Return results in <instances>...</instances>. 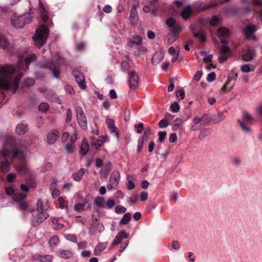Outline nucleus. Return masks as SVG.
I'll use <instances>...</instances> for the list:
<instances>
[{
    "label": "nucleus",
    "mask_w": 262,
    "mask_h": 262,
    "mask_svg": "<svg viewBox=\"0 0 262 262\" xmlns=\"http://www.w3.org/2000/svg\"><path fill=\"white\" fill-rule=\"evenodd\" d=\"M37 59V57L36 55L34 54H30L27 55V56L25 58V59H23V57L19 56L18 58L17 63V66L16 67L12 66V65H7L5 67H10L13 69V71H12L11 73L10 74L9 77L11 78V80L12 79H18L17 82V86H13V85H10L9 89H12L13 94H15L16 92V90L18 86V83L19 82V80L20 78L23 76V73H20L17 75L15 76L14 74H16L17 71L19 70H26L27 69H29V64L36 61Z\"/></svg>",
    "instance_id": "3"
},
{
    "label": "nucleus",
    "mask_w": 262,
    "mask_h": 262,
    "mask_svg": "<svg viewBox=\"0 0 262 262\" xmlns=\"http://www.w3.org/2000/svg\"><path fill=\"white\" fill-rule=\"evenodd\" d=\"M16 178V174L14 173H8L7 176V180L8 182L11 183L13 182Z\"/></svg>",
    "instance_id": "63"
},
{
    "label": "nucleus",
    "mask_w": 262,
    "mask_h": 262,
    "mask_svg": "<svg viewBox=\"0 0 262 262\" xmlns=\"http://www.w3.org/2000/svg\"><path fill=\"white\" fill-rule=\"evenodd\" d=\"M65 90L67 92L69 93L71 95L74 94L75 91L72 86L69 84H67L65 86Z\"/></svg>",
    "instance_id": "64"
},
{
    "label": "nucleus",
    "mask_w": 262,
    "mask_h": 262,
    "mask_svg": "<svg viewBox=\"0 0 262 262\" xmlns=\"http://www.w3.org/2000/svg\"><path fill=\"white\" fill-rule=\"evenodd\" d=\"M73 75L79 88L82 90L85 89L86 88V84L85 83V77L84 74L80 71H74L73 72Z\"/></svg>",
    "instance_id": "10"
},
{
    "label": "nucleus",
    "mask_w": 262,
    "mask_h": 262,
    "mask_svg": "<svg viewBox=\"0 0 262 262\" xmlns=\"http://www.w3.org/2000/svg\"><path fill=\"white\" fill-rule=\"evenodd\" d=\"M72 119V113L71 108H69L67 110V115L66 121L67 123H69L71 121Z\"/></svg>",
    "instance_id": "50"
},
{
    "label": "nucleus",
    "mask_w": 262,
    "mask_h": 262,
    "mask_svg": "<svg viewBox=\"0 0 262 262\" xmlns=\"http://www.w3.org/2000/svg\"><path fill=\"white\" fill-rule=\"evenodd\" d=\"M17 144L14 139L11 137H8L3 145V149L0 151V159L2 161L0 163V168L2 172H6L10 170V165L14 151L16 150Z\"/></svg>",
    "instance_id": "2"
},
{
    "label": "nucleus",
    "mask_w": 262,
    "mask_h": 262,
    "mask_svg": "<svg viewBox=\"0 0 262 262\" xmlns=\"http://www.w3.org/2000/svg\"><path fill=\"white\" fill-rule=\"evenodd\" d=\"M12 157L13 158L18 159V162L16 167V169L20 174H26L28 173L29 169L25 161L24 151L20 147L18 144H17L16 150L14 151Z\"/></svg>",
    "instance_id": "6"
},
{
    "label": "nucleus",
    "mask_w": 262,
    "mask_h": 262,
    "mask_svg": "<svg viewBox=\"0 0 262 262\" xmlns=\"http://www.w3.org/2000/svg\"><path fill=\"white\" fill-rule=\"evenodd\" d=\"M178 38V36L174 35H170L167 39L168 44H171L175 41Z\"/></svg>",
    "instance_id": "61"
},
{
    "label": "nucleus",
    "mask_w": 262,
    "mask_h": 262,
    "mask_svg": "<svg viewBox=\"0 0 262 262\" xmlns=\"http://www.w3.org/2000/svg\"><path fill=\"white\" fill-rule=\"evenodd\" d=\"M170 111L173 113L178 112L180 110V105L177 102H174L170 104Z\"/></svg>",
    "instance_id": "41"
},
{
    "label": "nucleus",
    "mask_w": 262,
    "mask_h": 262,
    "mask_svg": "<svg viewBox=\"0 0 262 262\" xmlns=\"http://www.w3.org/2000/svg\"><path fill=\"white\" fill-rule=\"evenodd\" d=\"M255 56V51L254 49H248L242 56V59L245 61H251Z\"/></svg>",
    "instance_id": "17"
},
{
    "label": "nucleus",
    "mask_w": 262,
    "mask_h": 262,
    "mask_svg": "<svg viewBox=\"0 0 262 262\" xmlns=\"http://www.w3.org/2000/svg\"><path fill=\"white\" fill-rule=\"evenodd\" d=\"M193 11L190 5L185 7L181 12V16L185 19H188L192 14Z\"/></svg>",
    "instance_id": "18"
},
{
    "label": "nucleus",
    "mask_w": 262,
    "mask_h": 262,
    "mask_svg": "<svg viewBox=\"0 0 262 262\" xmlns=\"http://www.w3.org/2000/svg\"><path fill=\"white\" fill-rule=\"evenodd\" d=\"M131 220V215L129 213H125L119 223V226L126 225Z\"/></svg>",
    "instance_id": "27"
},
{
    "label": "nucleus",
    "mask_w": 262,
    "mask_h": 262,
    "mask_svg": "<svg viewBox=\"0 0 262 262\" xmlns=\"http://www.w3.org/2000/svg\"><path fill=\"white\" fill-rule=\"evenodd\" d=\"M159 135V141L160 142H163L166 137L167 133L166 132H159L158 133Z\"/></svg>",
    "instance_id": "55"
},
{
    "label": "nucleus",
    "mask_w": 262,
    "mask_h": 262,
    "mask_svg": "<svg viewBox=\"0 0 262 262\" xmlns=\"http://www.w3.org/2000/svg\"><path fill=\"white\" fill-rule=\"evenodd\" d=\"M133 43L136 45H140L142 41V37L140 36H136L132 39Z\"/></svg>",
    "instance_id": "53"
},
{
    "label": "nucleus",
    "mask_w": 262,
    "mask_h": 262,
    "mask_svg": "<svg viewBox=\"0 0 262 262\" xmlns=\"http://www.w3.org/2000/svg\"><path fill=\"white\" fill-rule=\"evenodd\" d=\"M31 14L18 16L16 19H12V23L14 27L17 28H22L27 24H29L33 18Z\"/></svg>",
    "instance_id": "7"
},
{
    "label": "nucleus",
    "mask_w": 262,
    "mask_h": 262,
    "mask_svg": "<svg viewBox=\"0 0 262 262\" xmlns=\"http://www.w3.org/2000/svg\"><path fill=\"white\" fill-rule=\"evenodd\" d=\"M26 195L22 193H16L13 194V199L15 202L19 203L25 200Z\"/></svg>",
    "instance_id": "31"
},
{
    "label": "nucleus",
    "mask_w": 262,
    "mask_h": 262,
    "mask_svg": "<svg viewBox=\"0 0 262 262\" xmlns=\"http://www.w3.org/2000/svg\"><path fill=\"white\" fill-rule=\"evenodd\" d=\"M49 104L47 103L42 102L39 105V110L41 111H46L49 108Z\"/></svg>",
    "instance_id": "57"
},
{
    "label": "nucleus",
    "mask_w": 262,
    "mask_h": 262,
    "mask_svg": "<svg viewBox=\"0 0 262 262\" xmlns=\"http://www.w3.org/2000/svg\"><path fill=\"white\" fill-rule=\"evenodd\" d=\"M239 124L241 127V129L243 132L249 133L250 132V129L248 127V123L245 122L244 121H242L241 120H238Z\"/></svg>",
    "instance_id": "35"
},
{
    "label": "nucleus",
    "mask_w": 262,
    "mask_h": 262,
    "mask_svg": "<svg viewBox=\"0 0 262 262\" xmlns=\"http://www.w3.org/2000/svg\"><path fill=\"white\" fill-rule=\"evenodd\" d=\"M169 124V123L167 119H163L160 121L159 122V126L160 128H165Z\"/></svg>",
    "instance_id": "52"
},
{
    "label": "nucleus",
    "mask_w": 262,
    "mask_h": 262,
    "mask_svg": "<svg viewBox=\"0 0 262 262\" xmlns=\"http://www.w3.org/2000/svg\"><path fill=\"white\" fill-rule=\"evenodd\" d=\"M134 127L137 128V133L138 134H141L144 129V124L142 123H139L138 124H135Z\"/></svg>",
    "instance_id": "54"
},
{
    "label": "nucleus",
    "mask_w": 262,
    "mask_h": 262,
    "mask_svg": "<svg viewBox=\"0 0 262 262\" xmlns=\"http://www.w3.org/2000/svg\"><path fill=\"white\" fill-rule=\"evenodd\" d=\"M106 246L104 243H99L98 244L94 250V254L98 255L106 248Z\"/></svg>",
    "instance_id": "32"
},
{
    "label": "nucleus",
    "mask_w": 262,
    "mask_h": 262,
    "mask_svg": "<svg viewBox=\"0 0 262 262\" xmlns=\"http://www.w3.org/2000/svg\"><path fill=\"white\" fill-rule=\"evenodd\" d=\"M58 241V237L57 235H54L50 239L49 244L51 246H56L57 244Z\"/></svg>",
    "instance_id": "45"
},
{
    "label": "nucleus",
    "mask_w": 262,
    "mask_h": 262,
    "mask_svg": "<svg viewBox=\"0 0 262 262\" xmlns=\"http://www.w3.org/2000/svg\"><path fill=\"white\" fill-rule=\"evenodd\" d=\"M60 256L64 259H69L72 256V253L69 250H59Z\"/></svg>",
    "instance_id": "30"
},
{
    "label": "nucleus",
    "mask_w": 262,
    "mask_h": 262,
    "mask_svg": "<svg viewBox=\"0 0 262 262\" xmlns=\"http://www.w3.org/2000/svg\"><path fill=\"white\" fill-rule=\"evenodd\" d=\"M39 6L40 16L43 24L36 29L35 35L33 37V39L36 46L41 47L46 42L50 32L49 27L53 23L49 19L48 12L41 0H39Z\"/></svg>",
    "instance_id": "1"
},
{
    "label": "nucleus",
    "mask_w": 262,
    "mask_h": 262,
    "mask_svg": "<svg viewBox=\"0 0 262 262\" xmlns=\"http://www.w3.org/2000/svg\"><path fill=\"white\" fill-rule=\"evenodd\" d=\"M19 209L21 211H26L28 208V204L26 200L18 203Z\"/></svg>",
    "instance_id": "39"
},
{
    "label": "nucleus",
    "mask_w": 262,
    "mask_h": 262,
    "mask_svg": "<svg viewBox=\"0 0 262 262\" xmlns=\"http://www.w3.org/2000/svg\"><path fill=\"white\" fill-rule=\"evenodd\" d=\"M219 17L217 15H214L212 17V18L210 21V24L212 26H215L219 23Z\"/></svg>",
    "instance_id": "56"
},
{
    "label": "nucleus",
    "mask_w": 262,
    "mask_h": 262,
    "mask_svg": "<svg viewBox=\"0 0 262 262\" xmlns=\"http://www.w3.org/2000/svg\"><path fill=\"white\" fill-rule=\"evenodd\" d=\"M253 120V118L248 113H245L241 121L249 123Z\"/></svg>",
    "instance_id": "46"
},
{
    "label": "nucleus",
    "mask_w": 262,
    "mask_h": 262,
    "mask_svg": "<svg viewBox=\"0 0 262 262\" xmlns=\"http://www.w3.org/2000/svg\"><path fill=\"white\" fill-rule=\"evenodd\" d=\"M238 76V74L237 73H233V74H231V75H229L228 77V80L227 81L225 82V83L224 84V86H223V88H222V91L226 93L228 91H230L231 90V89H230L229 90H227V86L229 85V84L230 83L231 80L233 79V78H236Z\"/></svg>",
    "instance_id": "22"
},
{
    "label": "nucleus",
    "mask_w": 262,
    "mask_h": 262,
    "mask_svg": "<svg viewBox=\"0 0 262 262\" xmlns=\"http://www.w3.org/2000/svg\"><path fill=\"white\" fill-rule=\"evenodd\" d=\"M37 210L38 212H43V203L41 200H38L37 202Z\"/></svg>",
    "instance_id": "62"
},
{
    "label": "nucleus",
    "mask_w": 262,
    "mask_h": 262,
    "mask_svg": "<svg viewBox=\"0 0 262 262\" xmlns=\"http://www.w3.org/2000/svg\"><path fill=\"white\" fill-rule=\"evenodd\" d=\"M171 28L172 29L170 30V31L172 32V34L178 36L179 34L182 31L181 26L179 24H177Z\"/></svg>",
    "instance_id": "36"
},
{
    "label": "nucleus",
    "mask_w": 262,
    "mask_h": 262,
    "mask_svg": "<svg viewBox=\"0 0 262 262\" xmlns=\"http://www.w3.org/2000/svg\"><path fill=\"white\" fill-rule=\"evenodd\" d=\"M254 68L251 69L250 66L249 64H244L241 67V71L244 73H248L251 71H254Z\"/></svg>",
    "instance_id": "47"
},
{
    "label": "nucleus",
    "mask_w": 262,
    "mask_h": 262,
    "mask_svg": "<svg viewBox=\"0 0 262 262\" xmlns=\"http://www.w3.org/2000/svg\"><path fill=\"white\" fill-rule=\"evenodd\" d=\"M105 122L108 126L110 132L112 134H114L117 138L119 137V134L118 132L116 131V127L115 125V122L114 120L107 118L105 120Z\"/></svg>",
    "instance_id": "15"
},
{
    "label": "nucleus",
    "mask_w": 262,
    "mask_h": 262,
    "mask_svg": "<svg viewBox=\"0 0 262 262\" xmlns=\"http://www.w3.org/2000/svg\"><path fill=\"white\" fill-rule=\"evenodd\" d=\"M166 23L169 27H172L177 25L176 19L172 17L167 18Z\"/></svg>",
    "instance_id": "48"
},
{
    "label": "nucleus",
    "mask_w": 262,
    "mask_h": 262,
    "mask_svg": "<svg viewBox=\"0 0 262 262\" xmlns=\"http://www.w3.org/2000/svg\"><path fill=\"white\" fill-rule=\"evenodd\" d=\"M61 58L59 57L57 60H43L38 62V66L41 69H49L52 72L54 78H59L60 76L59 69Z\"/></svg>",
    "instance_id": "5"
},
{
    "label": "nucleus",
    "mask_w": 262,
    "mask_h": 262,
    "mask_svg": "<svg viewBox=\"0 0 262 262\" xmlns=\"http://www.w3.org/2000/svg\"><path fill=\"white\" fill-rule=\"evenodd\" d=\"M129 234L125 232L124 230H122L116 235L112 244L114 246H116L121 242L122 239L127 238Z\"/></svg>",
    "instance_id": "14"
},
{
    "label": "nucleus",
    "mask_w": 262,
    "mask_h": 262,
    "mask_svg": "<svg viewBox=\"0 0 262 262\" xmlns=\"http://www.w3.org/2000/svg\"><path fill=\"white\" fill-rule=\"evenodd\" d=\"M217 31L220 36L228 37L230 35L229 30L224 27H220Z\"/></svg>",
    "instance_id": "28"
},
{
    "label": "nucleus",
    "mask_w": 262,
    "mask_h": 262,
    "mask_svg": "<svg viewBox=\"0 0 262 262\" xmlns=\"http://www.w3.org/2000/svg\"><path fill=\"white\" fill-rule=\"evenodd\" d=\"M120 179V174L118 171H114L111 174L109 182L110 183L117 185Z\"/></svg>",
    "instance_id": "21"
},
{
    "label": "nucleus",
    "mask_w": 262,
    "mask_h": 262,
    "mask_svg": "<svg viewBox=\"0 0 262 262\" xmlns=\"http://www.w3.org/2000/svg\"><path fill=\"white\" fill-rule=\"evenodd\" d=\"M216 74L214 72L210 73L208 75L207 80L208 82H212L215 79Z\"/></svg>",
    "instance_id": "60"
},
{
    "label": "nucleus",
    "mask_w": 262,
    "mask_h": 262,
    "mask_svg": "<svg viewBox=\"0 0 262 262\" xmlns=\"http://www.w3.org/2000/svg\"><path fill=\"white\" fill-rule=\"evenodd\" d=\"M129 84L131 89H135L139 83V77L138 74L135 71H130L128 72Z\"/></svg>",
    "instance_id": "11"
},
{
    "label": "nucleus",
    "mask_w": 262,
    "mask_h": 262,
    "mask_svg": "<svg viewBox=\"0 0 262 262\" xmlns=\"http://www.w3.org/2000/svg\"><path fill=\"white\" fill-rule=\"evenodd\" d=\"M190 29L193 34V36L194 37L199 38L200 40L202 42L206 41V33L202 29H200L199 30L198 32H195L196 30V26L194 24H191L190 26Z\"/></svg>",
    "instance_id": "13"
},
{
    "label": "nucleus",
    "mask_w": 262,
    "mask_h": 262,
    "mask_svg": "<svg viewBox=\"0 0 262 262\" xmlns=\"http://www.w3.org/2000/svg\"><path fill=\"white\" fill-rule=\"evenodd\" d=\"M85 169L83 168H81L80 170L75 173L72 174V178L73 180L75 181H79L81 179V178L83 176L85 173Z\"/></svg>",
    "instance_id": "24"
},
{
    "label": "nucleus",
    "mask_w": 262,
    "mask_h": 262,
    "mask_svg": "<svg viewBox=\"0 0 262 262\" xmlns=\"http://www.w3.org/2000/svg\"><path fill=\"white\" fill-rule=\"evenodd\" d=\"M76 113V119L79 126L83 130L87 128V121L85 114L80 106H77L75 108Z\"/></svg>",
    "instance_id": "8"
},
{
    "label": "nucleus",
    "mask_w": 262,
    "mask_h": 262,
    "mask_svg": "<svg viewBox=\"0 0 262 262\" xmlns=\"http://www.w3.org/2000/svg\"><path fill=\"white\" fill-rule=\"evenodd\" d=\"M59 136V133L57 130L54 129L49 133L47 136L48 142L49 144H54Z\"/></svg>",
    "instance_id": "16"
},
{
    "label": "nucleus",
    "mask_w": 262,
    "mask_h": 262,
    "mask_svg": "<svg viewBox=\"0 0 262 262\" xmlns=\"http://www.w3.org/2000/svg\"><path fill=\"white\" fill-rule=\"evenodd\" d=\"M224 119L223 113H220L217 116L213 119L214 123H218L221 122Z\"/></svg>",
    "instance_id": "49"
},
{
    "label": "nucleus",
    "mask_w": 262,
    "mask_h": 262,
    "mask_svg": "<svg viewBox=\"0 0 262 262\" xmlns=\"http://www.w3.org/2000/svg\"><path fill=\"white\" fill-rule=\"evenodd\" d=\"M126 211V208L122 206H117L115 208L116 213H123Z\"/></svg>",
    "instance_id": "51"
},
{
    "label": "nucleus",
    "mask_w": 262,
    "mask_h": 262,
    "mask_svg": "<svg viewBox=\"0 0 262 262\" xmlns=\"http://www.w3.org/2000/svg\"><path fill=\"white\" fill-rule=\"evenodd\" d=\"M232 163L235 165H239L242 163V161L240 158L233 157L232 158Z\"/></svg>",
    "instance_id": "59"
},
{
    "label": "nucleus",
    "mask_w": 262,
    "mask_h": 262,
    "mask_svg": "<svg viewBox=\"0 0 262 262\" xmlns=\"http://www.w3.org/2000/svg\"><path fill=\"white\" fill-rule=\"evenodd\" d=\"M151 134V129L149 127H147L144 130V133L143 134V135L140 138L142 139L143 140H146L148 137V136Z\"/></svg>",
    "instance_id": "42"
},
{
    "label": "nucleus",
    "mask_w": 262,
    "mask_h": 262,
    "mask_svg": "<svg viewBox=\"0 0 262 262\" xmlns=\"http://www.w3.org/2000/svg\"><path fill=\"white\" fill-rule=\"evenodd\" d=\"M34 84V80L32 78H27L24 80L23 88H29Z\"/></svg>",
    "instance_id": "37"
},
{
    "label": "nucleus",
    "mask_w": 262,
    "mask_h": 262,
    "mask_svg": "<svg viewBox=\"0 0 262 262\" xmlns=\"http://www.w3.org/2000/svg\"><path fill=\"white\" fill-rule=\"evenodd\" d=\"M138 12L137 11V8L136 6L134 5L132 6L130 11V18H135L137 17Z\"/></svg>",
    "instance_id": "44"
},
{
    "label": "nucleus",
    "mask_w": 262,
    "mask_h": 262,
    "mask_svg": "<svg viewBox=\"0 0 262 262\" xmlns=\"http://www.w3.org/2000/svg\"><path fill=\"white\" fill-rule=\"evenodd\" d=\"M212 132V129L209 128H204L202 129L199 135V138L200 140H203L205 137L209 135Z\"/></svg>",
    "instance_id": "29"
},
{
    "label": "nucleus",
    "mask_w": 262,
    "mask_h": 262,
    "mask_svg": "<svg viewBox=\"0 0 262 262\" xmlns=\"http://www.w3.org/2000/svg\"><path fill=\"white\" fill-rule=\"evenodd\" d=\"M120 68L121 70L125 73L130 69V64L127 61H122L120 64Z\"/></svg>",
    "instance_id": "40"
},
{
    "label": "nucleus",
    "mask_w": 262,
    "mask_h": 262,
    "mask_svg": "<svg viewBox=\"0 0 262 262\" xmlns=\"http://www.w3.org/2000/svg\"><path fill=\"white\" fill-rule=\"evenodd\" d=\"M95 204L98 207H103L105 203L104 198L103 197H97L94 201Z\"/></svg>",
    "instance_id": "38"
},
{
    "label": "nucleus",
    "mask_w": 262,
    "mask_h": 262,
    "mask_svg": "<svg viewBox=\"0 0 262 262\" xmlns=\"http://www.w3.org/2000/svg\"><path fill=\"white\" fill-rule=\"evenodd\" d=\"M9 46V42L6 38V37L0 35V47H2L4 49L8 48Z\"/></svg>",
    "instance_id": "33"
},
{
    "label": "nucleus",
    "mask_w": 262,
    "mask_h": 262,
    "mask_svg": "<svg viewBox=\"0 0 262 262\" xmlns=\"http://www.w3.org/2000/svg\"><path fill=\"white\" fill-rule=\"evenodd\" d=\"M92 226L97 229H98L99 227H101L99 229V232H101L103 230V227L102 224H100L98 222V221L96 223H95V222H92Z\"/></svg>",
    "instance_id": "58"
},
{
    "label": "nucleus",
    "mask_w": 262,
    "mask_h": 262,
    "mask_svg": "<svg viewBox=\"0 0 262 262\" xmlns=\"http://www.w3.org/2000/svg\"><path fill=\"white\" fill-rule=\"evenodd\" d=\"M27 126L23 123L19 124L16 127V133L19 135H23L26 133L27 130Z\"/></svg>",
    "instance_id": "23"
},
{
    "label": "nucleus",
    "mask_w": 262,
    "mask_h": 262,
    "mask_svg": "<svg viewBox=\"0 0 262 262\" xmlns=\"http://www.w3.org/2000/svg\"><path fill=\"white\" fill-rule=\"evenodd\" d=\"M202 119L203 124H208L213 121L209 115L206 114L202 116Z\"/></svg>",
    "instance_id": "43"
},
{
    "label": "nucleus",
    "mask_w": 262,
    "mask_h": 262,
    "mask_svg": "<svg viewBox=\"0 0 262 262\" xmlns=\"http://www.w3.org/2000/svg\"><path fill=\"white\" fill-rule=\"evenodd\" d=\"M257 27L252 24H248L244 29V32L246 37L249 39L255 40L256 39V36L254 33L257 31Z\"/></svg>",
    "instance_id": "9"
},
{
    "label": "nucleus",
    "mask_w": 262,
    "mask_h": 262,
    "mask_svg": "<svg viewBox=\"0 0 262 262\" xmlns=\"http://www.w3.org/2000/svg\"><path fill=\"white\" fill-rule=\"evenodd\" d=\"M231 52V49L228 45H223L221 49L220 55L218 58L219 62L220 63L225 62Z\"/></svg>",
    "instance_id": "12"
},
{
    "label": "nucleus",
    "mask_w": 262,
    "mask_h": 262,
    "mask_svg": "<svg viewBox=\"0 0 262 262\" xmlns=\"http://www.w3.org/2000/svg\"><path fill=\"white\" fill-rule=\"evenodd\" d=\"M37 260L42 262H52V256L49 255H39Z\"/></svg>",
    "instance_id": "34"
},
{
    "label": "nucleus",
    "mask_w": 262,
    "mask_h": 262,
    "mask_svg": "<svg viewBox=\"0 0 262 262\" xmlns=\"http://www.w3.org/2000/svg\"><path fill=\"white\" fill-rule=\"evenodd\" d=\"M13 71L10 67H3L0 68V90H9L10 85L17 86V79H12L9 77Z\"/></svg>",
    "instance_id": "4"
},
{
    "label": "nucleus",
    "mask_w": 262,
    "mask_h": 262,
    "mask_svg": "<svg viewBox=\"0 0 262 262\" xmlns=\"http://www.w3.org/2000/svg\"><path fill=\"white\" fill-rule=\"evenodd\" d=\"M164 53L160 51H157L155 53L151 59V63L154 65H157L164 58Z\"/></svg>",
    "instance_id": "19"
},
{
    "label": "nucleus",
    "mask_w": 262,
    "mask_h": 262,
    "mask_svg": "<svg viewBox=\"0 0 262 262\" xmlns=\"http://www.w3.org/2000/svg\"><path fill=\"white\" fill-rule=\"evenodd\" d=\"M89 145L86 139L83 140L80 147V152L82 155H85L89 150Z\"/></svg>",
    "instance_id": "25"
},
{
    "label": "nucleus",
    "mask_w": 262,
    "mask_h": 262,
    "mask_svg": "<svg viewBox=\"0 0 262 262\" xmlns=\"http://www.w3.org/2000/svg\"><path fill=\"white\" fill-rule=\"evenodd\" d=\"M38 214L37 215L39 216V218L40 219L39 222H38L37 221H35L33 223V226L34 227H37L38 226L40 223H42L45 220H46L49 217V214L46 212H38Z\"/></svg>",
    "instance_id": "20"
},
{
    "label": "nucleus",
    "mask_w": 262,
    "mask_h": 262,
    "mask_svg": "<svg viewBox=\"0 0 262 262\" xmlns=\"http://www.w3.org/2000/svg\"><path fill=\"white\" fill-rule=\"evenodd\" d=\"M106 139V138L105 136H100L96 140H94L92 142V145L95 146L96 148H98L102 145Z\"/></svg>",
    "instance_id": "26"
}]
</instances>
